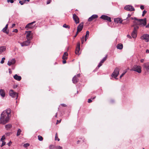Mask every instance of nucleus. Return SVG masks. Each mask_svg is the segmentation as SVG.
Segmentation results:
<instances>
[{
  "mask_svg": "<svg viewBox=\"0 0 149 149\" xmlns=\"http://www.w3.org/2000/svg\"><path fill=\"white\" fill-rule=\"evenodd\" d=\"M13 32L15 33H17L18 32V30L16 29H15L13 31Z\"/></svg>",
  "mask_w": 149,
  "mask_h": 149,
  "instance_id": "51",
  "label": "nucleus"
},
{
  "mask_svg": "<svg viewBox=\"0 0 149 149\" xmlns=\"http://www.w3.org/2000/svg\"><path fill=\"white\" fill-rule=\"evenodd\" d=\"M132 19H134L135 20L138 21V24L139 25H142L143 26H145L146 24V19L145 18L143 19H138L136 18L131 17L130 18Z\"/></svg>",
  "mask_w": 149,
  "mask_h": 149,
  "instance_id": "2",
  "label": "nucleus"
},
{
  "mask_svg": "<svg viewBox=\"0 0 149 149\" xmlns=\"http://www.w3.org/2000/svg\"><path fill=\"white\" fill-rule=\"evenodd\" d=\"M8 27V24H7L5 27L2 29V31L3 32L6 33L7 34H8L9 33V31H6V30L7 29Z\"/></svg>",
  "mask_w": 149,
  "mask_h": 149,
  "instance_id": "23",
  "label": "nucleus"
},
{
  "mask_svg": "<svg viewBox=\"0 0 149 149\" xmlns=\"http://www.w3.org/2000/svg\"><path fill=\"white\" fill-rule=\"evenodd\" d=\"M146 12L147 11H146L145 10H144L143 12L142 16H144L145 14L146 13Z\"/></svg>",
  "mask_w": 149,
  "mask_h": 149,
  "instance_id": "44",
  "label": "nucleus"
},
{
  "mask_svg": "<svg viewBox=\"0 0 149 149\" xmlns=\"http://www.w3.org/2000/svg\"><path fill=\"white\" fill-rule=\"evenodd\" d=\"M11 109H8L2 113L0 118V124L4 125L8 122L11 117Z\"/></svg>",
  "mask_w": 149,
  "mask_h": 149,
  "instance_id": "1",
  "label": "nucleus"
},
{
  "mask_svg": "<svg viewBox=\"0 0 149 149\" xmlns=\"http://www.w3.org/2000/svg\"><path fill=\"white\" fill-rule=\"evenodd\" d=\"M131 35L133 38H135L137 36V32L133 31Z\"/></svg>",
  "mask_w": 149,
  "mask_h": 149,
  "instance_id": "24",
  "label": "nucleus"
},
{
  "mask_svg": "<svg viewBox=\"0 0 149 149\" xmlns=\"http://www.w3.org/2000/svg\"><path fill=\"white\" fill-rule=\"evenodd\" d=\"M119 73V70L118 68H116L113 72L111 74V76L112 77H114L116 79H117L116 77L118 76Z\"/></svg>",
  "mask_w": 149,
  "mask_h": 149,
  "instance_id": "5",
  "label": "nucleus"
},
{
  "mask_svg": "<svg viewBox=\"0 0 149 149\" xmlns=\"http://www.w3.org/2000/svg\"><path fill=\"white\" fill-rule=\"evenodd\" d=\"M107 58V55L105 56V57H104L100 61L99 64H98L97 67L98 68L100 67L102 65V64L106 60Z\"/></svg>",
  "mask_w": 149,
  "mask_h": 149,
  "instance_id": "17",
  "label": "nucleus"
},
{
  "mask_svg": "<svg viewBox=\"0 0 149 149\" xmlns=\"http://www.w3.org/2000/svg\"><path fill=\"white\" fill-rule=\"evenodd\" d=\"M68 55V54L67 52H65L64 53L63 56H67Z\"/></svg>",
  "mask_w": 149,
  "mask_h": 149,
  "instance_id": "48",
  "label": "nucleus"
},
{
  "mask_svg": "<svg viewBox=\"0 0 149 149\" xmlns=\"http://www.w3.org/2000/svg\"><path fill=\"white\" fill-rule=\"evenodd\" d=\"M16 62L15 60V59H12L9 61L8 63V65L9 66H10L11 65L14 64Z\"/></svg>",
  "mask_w": 149,
  "mask_h": 149,
  "instance_id": "18",
  "label": "nucleus"
},
{
  "mask_svg": "<svg viewBox=\"0 0 149 149\" xmlns=\"http://www.w3.org/2000/svg\"><path fill=\"white\" fill-rule=\"evenodd\" d=\"M63 60V64H65V63H66V61H65V60Z\"/></svg>",
  "mask_w": 149,
  "mask_h": 149,
  "instance_id": "58",
  "label": "nucleus"
},
{
  "mask_svg": "<svg viewBox=\"0 0 149 149\" xmlns=\"http://www.w3.org/2000/svg\"><path fill=\"white\" fill-rule=\"evenodd\" d=\"M83 23L81 22L77 26V31L79 32L81 31L83 27Z\"/></svg>",
  "mask_w": 149,
  "mask_h": 149,
  "instance_id": "14",
  "label": "nucleus"
},
{
  "mask_svg": "<svg viewBox=\"0 0 149 149\" xmlns=\"http://www.w3.org/2000/svg\"><path fill=\"white\" fill-rule=\"evenodd\" d=\"M55 146L53 145H50L49 146V149H55Z\"/></svg>",
  "mask_w": 149,
  "mask_h": 149,
  "instance_id": "32",
  "label": "nucleus"
},
{
  "mask_svg": "<svg viewBox=\"0 0 149 149\" xmlns=\"http://www.w3.org/2000/svg\"><path fill=\"white\" fill-rule=\"evenodd\" d=\"M51 2V0H48L47 2V4H49V3H50Z\"/></svg>",
  "mask_w": 149,
  "mask_h": 149,
  "instance_id": "49",
  "label": "nucleus"
},
{
  "mask_svg": "<svg viewBox=\"0 0 149 149\" xmlns=\"http://www.w3.org/2000/svg\"><path fill=\"white\" fill-rule=\"evenodd\" d=\"M61 105L63 107H66L67 105L65 104H61Z\"/></svg>",
  "mask_w": 149,
  "mask_h": 149,
  "instance_id": "50",
  "label": "nucleus"
},
{
  "mask_svg": "<svg viewBox=\"0 0 149 149\" xmlns=\"http://www.w3.org/2000/svg\"><path fill=\"white\" fill-rule=\"evenodd\" d=\"M100 18L104 20H106L110 22H111V18L106 15H102L100 17Z\"/></svg>",
  "mask_w": 149,
  "mask_h": 149,
  "instance_id": "7",
  "label": "nucleus"
},
{
  "mask_svg": "<svg viewBox=\"0 0 149 149\" xmlns=\"http://www.w3.org/2000/svg\"><path fill=\"white\" fill-rule=\"evenodd\" d=\"M78 32H77H77H76V34H75V35L74 36V38H75L76 37V36H77L78 33Z\"/></svg>",
  "mask_w": 149,
  "mask_h": 149,
  "instance_id": "59",
  "label": "nucleus"
},
{
  "mask_svg": "<svg viewBox=\"0 0 149 149\" xmlns=\"http://www.w3.org/2000/svg\"><path fill=\"white\" fill-rule=\"evenodd\" d=\"M29 146V144L28 143H26L24 144L23 145V146L25 148H26Z\"/></svg>",
  "mask_w": 149,
  "mask_h": 149,
  "instance_id": "36",
  "label": "nucleus"
},
{
  "mask_svg": "<svg viewBox=\"0 0 149 149\" xmlns=\"http://www.w3.org/2000/svg\"><path fill=\"white\" fill-rule=\"evenodd\" d=\"M19 3L21 5H23L24 3V2H23L22 1H19Z\"/></svg>",
  "mask_w": 149,
  "mask_h": 149,
  "instance_id": "53",
  "label": "nucleus"
},
{
  "mask_svg": "<svg viewBox=\"0 0 149 149\" xmlns=\"http://www.w3.org/2000/svg\"><path fill=\"white\" fill-rule=\"evenodd\" d=\"M131 16V15L130 14H128V17H127V18L126 19H127L128 17H130Z\"/></svg>",
  "mask_w": 149,
  "mask_h": 149,
  "instance_id": "64",
  "label": "nucleus"
},
{
  "mask_svg": "<svg viewBox=\"0 0 149 149\" xmlns=\"http://www.w3.org/2000/svg\"><path fill=\"white\" fill-rule=\"evenodd\" d=\"M142 40H145L146 42L149 41V35L147 34H143L141 37Z\"/></svg>",
  "mask_w": 149,
  "mask_h": 149,
  "instance_id": "6",
  "label": "nucleus"
},
{
  "mask_svg": "<svg viewBox=\"0 0 149 149\" xmlns=\"http://www.w3.org/2000/svg\"><path fill=\"white\" fill-rule=\"evenodd\" d=\"M139 27L137 26H136L134 27V29L133 31H136L137 32V29H139Z\"/></svg>",
  "mask_w": 149,
  "mask_h": 149,
  "instance_id": "35",
  "label": "nucleus"
},
{
  "mask_svg": "<svg viewBox=\"0 0 149 149\" xmlns=\"http://www.w3.org/2000/svg\"><path fill=\"white\" fill-rule=\"evenodd\" d=\"M98 17V15H93L88 19V21H91L93 19L97 18Z\"/></svg>",
  "mask_w": 149,
  "mask_h": 149,
  "instance_id": "15",
  "label": "nucleus"
},
{
  "mask_svg": "<svg viewBox=\"0 0 149 149\" xmlns=\"http://www.w3.org/2000/svg\"><path fill=\"white\" fill-rule=\"evenodd\" d=\"M144 61V60L143 59H141L140 61L141 63H143V61Z\"/></svg>",
  "mask_w": 149,
  "mask_h": 149,
  "instance_id": "63",
  "label": "nucleus"
},
{
  "mask_svg": "<svg viewBox=\"0 0 149 149\" xmlns=\"http://www.w3.org/2000/svg\"><path fill=\"white\" fill-rule=\"evenodd\" d=\"M36 23L35 21H33L32 22L29 23L28 24H27L25 26V29H27V28H33V27L32 26V24Z\"/></svg>",
  "mask_w": 149,
  "mask_h": 149,
  "instance_id": "16",
  "label": "nucleus"
},
{
  "mask_svg": "<svg viewBox=\"0 0 149 149\" xmlns=\"http://www.w3.org/2000/svg\"><path fill=\"white\" fill-rule=\"evenodd\" d=\"M127 71H125V72L123 73L120 76V78L121 79L122 77L123 76V75L125 74V73Z\"/></svg>",
  "mask_w": 149,
  "mask_h": 149,
  "instance_id": "41",
  "label": "nucleus"
},
{
  "mask_svg": "<svg viewBox=\"0 0 149 149\" xmlns=\"http://www.w3.org/2000/svg\"><path fill=\"white\" fill-rule=\"evenodd\" d=\"M124 8L125 10L130 11H134L135 10L133 6L129 5L125 6Z\"/></svg>",
  "mask_w": 149,
  "mask_h": 149,
  "instance_id": "8",
  "label": "nucleus"
},
{
  "mask_svg": "<svg viewBox=\"0 0 149 149\" xmlns=\"http://www.w3.org/2000/svg\"><path fill=\"white\" fill-rule=\"evenodd\" d=\"M73 18L76 24H77L79 22V19L78 17L75 14L73 15Z\"/></svg>",
  "mask_w": 149,
  "mask_h": 149,
  "instance_id": "9",
  "label": "nucleus"
},
{
  "mask_svg": "<svg viewBox=\"0 0 149 149\" xmlns=\"http://www.w3.org/2000/svg\"><path fill=\"white\" fill-rule=\"evenodd\" d=\"M11 143V141H10L8 143H7V144L9 146H10Z\"/></svg>",
  "mask_w": 149,
  "mask_h": 149,
  "instance_id": "52",
  "label": "nucleus"
},
{
  "mask_svg": "<svg viewBox=\"0 0 149 149\" xmlns=\"http://www.w3.org/2000/svg\"><path fill=\"white\" fill-rule=\"evenodd\" d=\"M62 147L60 146H55V149H62Z\"/></svg>",
  "mask_w": 149,
  "mask_h": 149,
  "instance_id": "34",
  "label": "nucleus"
},
{
  "mask_svg": "<svg viewBox=\"0 0 149 149\" xmlns=\"http://www.w3.org/2000/svg\"><path fill=\"white\" fill-rule=\"evenodd\" d=\"M21 132H22L21 130L19 129L18 130V131H17V136H18L19 135H20V133Z\"/></svg>",
  "mask_w": 149,
  "mask_h": 149,
  "instance_id": "29",
  "label": "nucleus"
},
{
  "mask_svg": "<svg viewBox=\"0 0 149 149\" xmlns=\"http://www.w3.org/2000/svg\"><path fill=\"white\" fill-rule=\"evenodd\" d=\"M7 1L8 2H10L11 3H13L14 2L13 0H7Z\"/></svg>",
  "mask_w": 149,
  "mask_h": 149,
  "instance_id": "46",
  "label": "nucleus"
},
{
  "mask_svg": "<svg viewBox=\"0 0 149 149\" xmlns=\"http://www.w3.org/2000/svg\"><path fill=\"white\" fill-rule=\"evenodd\" d=\"M1 141L2 142V143L1 146V147H2L3 146H4L6 144V142L4 141Z\"/></svg>",
  "mask_w": 149,
  "mask_h": 149,
  "instance_id": "40",
  "label": "nucleus"
},
{
  "mask_svg": "<svg viewBox=\"0 0 149 149\" xmlns=\"http://www.w3.org/2000/svg\"><path fill=\"white\" fill-rule=\"evenodd\" d=\"M0 95L3 97H5V93L4 90L2 89H0Z\"/></svg>",
  "mask_w": 149,
  "mask_h": 149,
  "instance_id": "21",
  "label": "nucleus"
},
{
  "mask_svg": "<svg viewBox=\"0 0 149 149\" xmlns=\"http://www.w3.org/2000/svg\"><path fill=\"white\" fill-rule=\"evenodd\" d=\"M72 81L73 83L76 84L78 82L79 79L77 78L76 76L75 75L73 78Z\"/></svg>",
  "mask_w": 149,
  "mask_h": 149,
  "instance_id": "20",
  "label": "nucleus"
},
{
  "mask_svg": "<svg viewBox=\"0 0 149 149\" xmlns=\"http://www.w3.org/2000/svg\"><path fill=\"white\" fill-rule=\"evenodd\" d=\"M6 50V47L5 46L0 47V54L4 52Z\"/></svg>",
  "mask_w": 149,
  "mask_h": 149,
  "instance_id": "22",
  "label": "nucleus"
},
{
  "mask_svg": "<svg viewBox=\"0 0 149 149\" xmlns=\"http://www.w3.org/2000/svg\"><path fill=\"white\" fill-rule=\"evenodd\" d=\"M30 40H27L26 41H24L22 43H20H20L21 46L22 47H24V46H27L29 45L30 42Z\"/></svg>",
  "mask_w": 149,
  "mask_h": 149,
  "instance_id": "12",
  "label": "nucleus"
},
{
  "mask_svg": "<svg viewBox=\"0 0 149 149\" xmlns=\"http://www.w3.org/2000/svg\"><path fill=\"white\" fill-rule=\"evenodd\" d=\"M38 139L40 141H42L43 140V138L40 135H38Z\"/></svg>",
  "mask_w": 149,
  "mask_h": 149,
  "instance_id": "30",
  "label": "nucleus"
},
{
  "mask_svg": "<svg viewBox=\"0 0 149 149\" xmlns=\"http://www.w3.org/2000/svg\"><path fill=\"white\" fill-rule=\"evenodd\" d=\"M143 67L147 72H149V62L144 63L143 65Z\"/></svg>",
  "mask_w": 149,
  "mask_h": 149,
  "instance_id": "13",
  "label": "nucleus"
},
{
  "mask_svg": "<svg viewBox=\"0 0 149 149\" xmlns=\"http://www.w3.org/2000/svg\"><path fill=\"white\" fill-rule=\"evenodd\" d=\"M140 8L141 9L143 10L144 9V7L143 6H140Z\"/></svg>",
  "mask_w": 149,
  "mask_h": 149,
  "instance_id": "55",
  "label": "nucleus"
},
{
  "mask_svg": "<svg viewBox=\"0 0 149 149\" xmlns=\"http://www.w3.org/2000/svg\"><path fill=\"white\" fill-rule=\"evenodd\" d=\"M5 59V58L4 57H3L2 58V60L1 61L0 63L1 64H3L4 63V61Z\"/></svg>",
  "mask_w": 149,
  "mask_h": 149,
  "instance_id": "38",
  "label": "nucleus"
},
{
  "mask_svg": "<svg viewBox=\"0 0 149 149\" xmlns=\"http://www.w3.org/2000/svg\"><path fill=\"white\" fill-rule=\"evenodd\" d=\"M63 27L65 28H68V29L70 28V26L65 24L63 25Z\"/></svg>",
  "mask_w": 149,
  "mask_h": 149,
  "instance_id": "33",
  "label": "nucleus"
},
{
  "mask_svg": "<svg viewBox=\"0 0 149 149\" xmlns=\"http://www.w3.org/2000/svg\"><path fill=\"white\" fill-rule=\"evenodd\" d=\"M89 34V32L88 31H87L86 32V34L85 36V41H86L88 37Z\"/></svg>",
  "mask_w": 149,
  "mask_h": 149,
  "instance_id": "27",
  "label": "nucleus"
},
{
  "mask_svg": "<svg viewBox=\"0 0 149 149\" xmlns=\"http://www.w3.org/2000/svg\"><path fill=\"white\" fill-rule=\"evenodd\" d=\"M127 38H129L130 39L132 38L131 36L130 35H127Z\"/></svg>",
  "mask_w": 149,
  "mask_h": 149,
  "instance_id": "54",
  "label": "nucleus"
},
{
  "mask_svg": "<svg viewBox=\"0 0 149 149\" xmlns=\"http://www.w3.org/2000/svg\"><path fill=\"white\" fill-rule=\"evenodd\" d=\"M92 102V100L91 99H89L88 100V102L89 103H90Z\"/></svg>",
  "mask_w": 149,
  "mask_h": 149,
  "instance_id": "47",
  "label": "nucleus"
},
{
  "mask_svg": "<svg viewBox=\"0 0 149 149\" xmlns=\"http://www.w3.org/2000/svg\"><path fill=\"white\" fill-rule=\"evenodd\" d=\"M5 139V136L4 135H3L2 136V138H1L0 139V141H3V140H4Z\"/></svg>",
  "mask_w": 149,
  "mask_h": 149,
  "instance_id": "37",
  "label": "nucleus"
},
{
  "mask_svg": "<svg viewBox=\"0 0 149 149\" xmlns=\"http://www.w3.org/2000/svg\"><path fill=\"white\" fill-rule=\"evenodd\" d=\"M129 22V20H127L125 21H123V24H125L128 23Z\"/></svg>",
  "mask_w": 149,
  "mask_h": 149,
  "instance_id": "31",
  "label": "nucleus"
},
{
  "mask_svg": "<svg viewBox=\"0 0 149 149\" xmlns=\"http://www.w3.org/2000/svg\"><path fill=\"white\" fill-rule=\"evenodd\" d=\"M125 19H124V20H122V19H121L120 20L119 23L120 24H123V21H125Z\"/></svg>",
  "mask_w": 149,
  "mask_h": 149,
  "instance_id": "42",
  "label": "nucleus"
},
{
  "mask_svg": "<svg viewBox=\"0 0 149 149\" xmlns=\"http://www.w3.org/2000/svg\"><path fill=\"white\" fill-rule=\"evenodd\" d=\"M130 70L136 71L140 73L141 72V67L139 65H135Z\"/></svg>",
  "mask_w": 149,
  "mask_h": 149,
  "instance_id": "3",
  "label": "nucleus"
},
{
  "mask_svg": "<svg viewBox=\"0 0 149 149\" xmlns=\"http://www.w3.org/2000/svg\"><path fill=\"white\" fill-rule=\"evenodd\" d=\"M13 78L15 79L18 81H20L21 79V77L18 75L17 74H15L14 75Z\"/></svg>",
  "mask_w": 149,
  "mask_h": 149,
  "instance_id": "19",
  "label": "nucleus"
},
{
  "mask_svg": "<svg viewBox=\"0 0 149 149\" xmlns=\"http://www.w3.org/2000/svg\"><path fill=\"white\" fill-rule=\"evenodd\" d=\"M12 127V125L10 124H8L5 126V128L7 130H9Z\"/></svg>",
  "mask_w": 149,
  "mask_h": 149,
  "instance_id": "26",
  "label": "nucleus"
},
{
  "mask_svg": "<svg viewBox=\"0 0 149 149\" xmlns=\"http://www.w3.org/2000/svg\"><path fill=\"white\" fill-rule=\"evenodd\" d=\"M116 47L118 49H122L123 48V45L121 43L118 44L117 45Z\"/></svg>",
  "mask_w": 149,
  "mask_h": 149,
  "instance_id": "25",
  "label": "nucleus"
},
{
  "mask_svg": "<svg viewBox=\"0 0 149 149\" xmlns=\"http://www.w3.org/2000/svg\"><path fill=\"white\" fill-rule=\"evenodd\" d=\"M84 36L81 39V41L82 44H83L84 42Z\"/></svg>",
  "mask_w": 149,
  "mask_h": 149,
  "instance_id": "43",
  "label": "nucleus"
},
{
  "mask_svg": "<svg viewBox=\"0 0 149 149\" xmlns=\"http://www.w3.org/2000/svg\"><path fill=\"white\" fill-rule=\"evenodd\" d=\"M146 52L147 53H149V50L148 49H147L146 50Z\"/></svg>",
  "mask_w": 149,
  "mask_h": 149,
  "instance_id": "62",
  "label": "nucleus"
},
{
  "mask_svg": "<svg viewBox=\"0 0 149 149\" xmlns=\"http://www.w3.org/2000/svg\"><path fill=\"white\" fill-rule=\"evenodd\" d=\"M121 18H117L114 19V21L118 23L120 20Z\"/></svg>",
  "mask_w": 149,
  "mask_h": 149,
  "instance_id": "28",
  "label": "nucleus"
},
{
  "mask_svg": "<svg viewBox=\"0 0 149 149\" xmlns=\"http://www.w3.org/2000/svg\"><path fill=\"white\" fill-rule=\"evenodd\" d=\"M9 94L10 96L13 98H15L17 99L18 97V95L16 92H15L13 90H10L9 92Z\"/></svg>",
  "mask_w": 149,
  "mask_h": 149,
  "instance_id": "4",
  "label": "nucleus"
},
{
  "mask_svg": "<svg viewBox=\"0 0 149 149\" xmlns=\"http://www.w3.org/2000/svg\"><path fill=\"white\" fill-rule=\"evenodd\" d=\"M27 33V34L26 36V38L28 40H31L32 39V37L31 36V31H26Z\"/></svg>",
  "mask_w": 149,
  "mask_h": 149,
  "instance_id": "11",
  "label": "nucleus"
},
{
  "mask_svg": "<svg viewBox=\"0 0 149 149\" xmlns=\"http://www.w3.org/2000/svg\"><path fill=\"white\" fill-rule=\"evenodd\" d=\"M146 27L147 28H149V23L147 25H146Z\"/></svg>",
  "mask_w": 149,
  "mask_h": 149,
  "instance_id": "61",
  "label": "nucleus"
},
{
  "mask_svg": "<svg viewBox=\"0 0 149 149\" xmlns=\"http://www.w3.org/2000/svg\"><path fill=\"white\" fill-rule=\"evenodd\" d=\"M80 43L79 42H78L77 44L75 52V53L76 54L79 55L80 54L79 52L80 50Z\"/></svg>",
  "mask_w": 149,
  "mask_h": 149,
  "instance_id": "10",
  "label": "nucleus"
},
{
  "mask_svg": "<svg viewBox=\"0 0 149 149\" xmlns=\"http://www.w3.org/2000/svg\"><path fill=\"white\" fill-rule=\"evenodd\" d=\"M77 78L79 77H80V74H78L77 75Z\"/></svg>",
  "mask_w": 149,
  "mask_h": 149,
  "instance_id": "56",
  "label": "nucleus"
},
{
  "mask_svg": "<svg viewBox=\"0 0 149 149\" xmlns=\"http://www.w3.org/2000/svg\"><path fill=\"white\" fill-rule=\"evenodd\" d=\"M55 139L56 140H57L58 141H59L60 139L58 138V136H57V134L56 133V134L55 137Z\"/></svg>",
  "mask_w": 149,
  "mask_h": 149,
  "instance_id": "39",
  "label": "nucleus"
},
{
  "mask_svg": "<svg viewBox=\"0 0 149 149\" xmlns=\"http://www.w3.org/2000/svg\"><path fill=\"white\" fill-rule=\"evenodd\" d=\"M17 86V85H14L13 86V88H16Z\"/></svg>",
  "mask_w": 149,
  "mask_h": 149,
  "instance_id": "60",
  "label": "nucleus"
},
{
  "mask_svg": "<svg viewBox=\"0 0 149 149\" xmlns=\"http://www.w3.org/2000/svg\"><path fill=\"white\" fill-rule=\"evenodd\" d=\"M67 57L65 56H63L62 57V59L63 60H66L67 59Z\"/></svg>",
  "mask_w": 149,
  "mask_h": 149,
  "instance_id": "45",
  "label": "nucleus"
},
{
  "mask_svg": "<svg viewBox=\"0 0 149 149\" xmlns=\"http://www.w3.org/2000/svg\"><path fill=\"white\" fill-rule=\"evenodd\" d=\"M61 120H57V121L56 124H57L58 123H60L61 122Z\"/></svg>",
  "mask_w": 149,
  "mask_h": 149,
  "instance_id": "57",
  "label": "nucleus"
}]
</instances>
